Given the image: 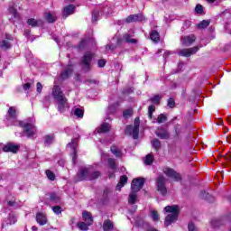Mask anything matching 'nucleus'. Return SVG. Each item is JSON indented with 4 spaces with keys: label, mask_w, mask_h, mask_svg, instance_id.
<instances>
[{
    "label": "nucleus",
    "mask_w": 231,
    "mask_h": 231,
    "mask_svg": "<svg viewBox=\"0 0 231 231\" xmlns=\"http://www.w3.org/2000/svg\"><path fill=\"white\" fill-rule=\"evenodd\" d=\"M165 181H167V179L163 175H159L156 179V187L158 192L162 194V196L167 195V187H165Z\"/></svg>",
    "instance_id": "nucleus-5"
},
{
    "label": "nucleus",
    "mask_w": 231,
    "mask_h": 231,
    "mask_svg": "<svg viewBox=\"0 0 231 231\" xmlns=\"http://www.w3.org/2000/svg\"><path fill=\"white\" fill-rule=\"evenodd\" d=\"M36 91H37V93H42V84H41V82L37 83Z\"/></svg>",
    "instance_id": "nucleus-54"
},
{
    "label": "nucleus",
    "mask_w": 231,
    "mask_h": 231,
    "mask_svg": "<svg viewBox=\"0 0 231 231\" xmlns=\"http://www.w3.org/2000/svg\"><path fill=\"white\" fill-rule=\"evenodd\" d=\"M127 180H128L127 176L125 175L121 176L120 180L116 187V190H122V187H124L125 183H127Z\"/></svg>",
    "instance_id": "nucleus-22"
},
{
    "label": "nucleus",
    "mask_w": 231,
    "mask_h": 231,
    "mask_svg": "<svg viewBox=\"0 0 231 231\" xmlns=\"http://www.w3.org/2000/svg\"><path fill=\"white\" fill-rule=\"evenodd\" d=\"M150 39L153 42H160V33L158 31H152L150 33Z\"/></svg>",
    "instance_id": "nucleus-28"
},
{
    "label": "nucleus",
    "mask_w": 231,
    "mask_h": 231,
    "mask_svg": "<svg viewBox=\"0 0 231 231\" xmlns=\"http://www.w3.org/2000/svg\"><path fill=\"white\" fill-rule=\"evenodd\" d=\"M27 24L29 26H32V28H37V27L42 25V20H37L35 18H29L27 20Z\"/></svg>",
    "instance_id": "nucleus-19"
},
{
    "label": "nucleus",
    "mask_w": 231,
    "mask_h": 231,
    "mask_svg": "<svg viewBox=\"0 0 231 231\" xmlns=\"http://www.w3.org/2000/svg\"><path fill=\"white\" fill-rule=\"evenodd\" d=\"M199 51V47L198 46L189 49H179L178 55H180V57H190L191 55L198 53Z\"/></svg>",
    "instance_id": "nucleus-8"
},
{
    "label": "nucleus",
    "mask_w": 231,
    "mask_h": 231,
    "mask_svg": "<svg viewBox=\"0 0 231 231\" xmlns=\"http://www.w3.org/2000/svg\"><path fill=\"white\" fill-rule=\"evenodd\" d=\"M72 14H75V5H69L64 7L63 9L64 19H66L67 17H69V15H72Z\"/></svg>",
    "instance_id": "nucleus-17"
},
{
    "label": "nucleus",
    "mask_w": 231,
    "mask_h": 231,
    "mask_svg": "<svg viewBox=\"0 0 231 231\" xmlns=\"http://www.w3.org/2000/svg\"><path fill=\"white\" fill-rule=\"evenodd\" d=\"M125 134L129 136H133L134 140H138V135L140 134V130H138L137 134L134 133V126L128 125L125 128Z\"/></svg>",
    "instance_id": "nucleus-15"
},
{
    "label": "nucleus",
    "mask_w": 231,
    "mask_h": 231,
    "mask_svg": "<svg viewBox=\"0 0 231 231\" xmlns=\"http://www.w3.org/2000/svg\"><path fill=\"white\" fill-rule=\"evenodd\" d=\"M200 198L202 199H208V198H210V194L207 193V191H201Z\"/></svg>",
    "instance_id": "nucleus-50"
},
{
    "label": "nucleus",
    "mask_w": 231,
    "mask_h": 231,
    "mask_svg": "<svg viewBox=\"0 0 231 231\" xmlns=\"http://www.w3.org/2000/svg\"><path fill=\"white\" fill-rule=\"evenodd\" d=\"M164 122H167V116L163 114L159 115L157 117V123L164 124Z\"/></svg>",
    "instance_id": "nucleus-44"
},
{
    "label": "nucleus",
    "mask_w": 231,
    "mask_h": 231,
    "mask_svg": "<svg viewBox=\"0 0 231 231\" xmlns=\"http://www.w3.org/2000/svg\"><path fill=\"white\" fill-rule=\"evenodd\" d=\"M51 201H59L60 199L57 196V194L52 193L51 194Z\"/></svg>",
    "instance_id": "nucleus-55"
},
{
    "label": "nucleus",
    "mask_w": 231,
    "mask_h": 231,
    "mask_svg": "<svg viewBox=\"0 0 231 231\" xmlns=\"http://www.w3.org/2000/svg\"><path fill=\"white\" fill-rule=\"evenodd\" d=\"M156 111V106L154 105H152L148 107V116L149 118H152V113Z\"/></svg>",
    "instance_id": "nucleus-45"
},
{
    "label": "nucleus",
    "mask_w": 231,
    "mask_h": 231,
    "mask_svg": "<svg viewBox=\"0 0 231 231\" xmlns=\"http://www.w3.org/2000/svg\"><path fill=\"white\" fill-rule=\"evenodd\" d=\"M115 48L116 47L114 45H106V51H109V50H111V51H113L115 50Z\"/></svg>",
    "instance_id": "nucleus-60"
},
{
    "label": "nucleus",
    "mask_w": 231,
    "mask_h": 231,
    "mask_svg": "<svg viewBox=\"0 0 231 231\" xmlns=\"http://www.w3.org/2000/svg\"><path fill=\"white\" fill-rule=\"evenodd\" d=\"M111 131V125L107 123H103L99 128H97V133H109Z\"/></svg>",
    "instance_id": "nucleus-24"
},
{
    "label": "nucleus",
    "mask_w": 231,
    "mask_h": 231,
    "mask_svg": "<svg viewBox=\"0 0 231 231\" xmlns=\"http://www.w3.org/2000/svg\"><path fill=\"white\" fill-rule=\"evenodd\" d=\"M9 14H11L12 16H14V19H19V13L17 12V9L14 6H9Z\"/></svg>",
    "instance_id": "nucleus-33"
},
{
    "label": "nucleus",
    "mask_w": 231,
    "mask_h": 231,
    "mask_svg": "<svg viewBox=\"0 0 231 231\" xmlns=\"http://www.w3.org/2000/svg\"><path fill=\"white\" fill-rule=\"evenodd\" d=\"M134 134H135V136H136L138 131H140V117H136L134 119Z\"/></svg>",
    "instance_id": "nucleus-36"
},
{
    "label": "nucleus",
    "mask_w": 231,
    "mask_h": 231,
    "mask_svg": "<svg viewBox=\"0 0 231 231\" xmlns=\"http://www.w3.org/2000/svg\"><path fill=\"white\" fill-rule=\"evenodd\" d=\"M221 225H223V220H221L219 218H215V219L211 220V226L214 228H217V226H221Z\"/></svg>",
    "instance_id": "nucleus-35"
},
{
    "label": "nucleus",
    "mask_w": 231,
    "mask_h": 231,
    "mask_svg": "<svg viewBox=\"0 0 231 231\" xmlns=\"http://www.w3.org/2000/svg\"><path fill=\"white\" fill-rule=\"evenodd\" d=\"M82 217L88 225H93V217L91 216V213L88 211H83Z\"/></svg>",
    "instance_id": "nucleus-21"
},
{
    "label": "nucleus",
    "mask_w": 231,
    "mask_h": 231,
    "mask_svg": "<svg viewBox=\"0 0 231 231\" xmlns=\"http://www.w3.org/2000/svg\"><path fill=\"white\" fill-rule=\"evenodd\" d=\"M21 146L19 144H14L13 143H8L3 148L4 152H13L14 154L17 153L19 148Z\"/></svg>",
    "instance_id": "nucleus-12"
},
{
    "label": "nucleus",
    "mask_w": 231,
    "mask_h": 231,
    "mask_svg": "<svg viewBox=\"0 0 231 231\" xmlns=\"http://www.w3.org/2000/svg\"><path fill=\"white\" fill-rule=\"evenodd\" d=\"M7 205H8L9 207H14V205H15V201L10 200V201L7 202Z\"/></svg>",
    "instance_id": "nucleus-63"
},
{
    "label": "nucleus",
    "mask_w": 231,
    "mask_h": 231,
    "mask_svg": "<svg viewBox=\"0 0 231 231\" xmlns=\"http://www.w3.org/2000/svg\"><path fill=\"white\" fill-rule=\"evenodd\" d=\"M196 42V36L194 34H189L180 38V44L182 46H192Z\"/></svg>",
    "instance_id": "nucleus-10"
},
{
    "label": "nucleus",
    "mask_w": 231,
    "mask_h": 231,
    "mask_svg": "<svg viewBox=\"0 0 231 231\" xmlns=\"http://www.w3.org/2000/svg\"><path fill=\"white\" fill-rule=\"evenodd\" d=\"M160 100H162V97L156 95L149 99L150 102L153 103L155 106L160 104Z\"/></svg>",
    "instance_id": "nucleus-38"
},
{
    "label": "nucleus",
    "mask_w": 231,
    "mask_h": 231,
    "mask_svg": "<svg viewBox=\"0 0 231 231\" xmlns=\"http://www.w3.org/2000/svg\"><path fill=\"white\" fill-rule=\"evenodd\" d=\"M6 41H14V37H12V34H5Z\"/></svg>",
    "instance_id": "nucleus-62"
},
{
    "label": "nucleus",
    "mask_w": 231,
    "mask_h": 231,
    "mask_svg": "<svg viewBox=\"0 0 231 231\" xmlns=\"http://www.w3.org/2000/svg\"><path fill=\"white\" fill-rule=\"evenodd\" d=\"M145 183V179L139 178V179H134L131 185V189L134 192H140L142 189L143 188V185Z\"/></svg>",
    "instance_id": "nucleus-9"
},
{
    "label": "nucleus",
    "mask_w": 231,
    "mask_h": 231,
    "mask_svg": "<svg viewBox=\"0 0 231 231\" xmlns=\"http://www.w3.org/2000/svg\"><path fill=\"white\" fill-rule=\"evenodd\" d=\"M77 226L79 228V230L88 231L89 230V226H91V225H88V222H79Z\"/></svg>",
    "instance_id": "nucleus-31"
},
{
    "label": "nucleus",
    "mask_w": 231,
    "mask_h": 231,
    "mask_svg": "<svg viewBox=\"0 0 231 231\" xmlns=\"http://www.w3.org/2000/svg\"><path fill=\"white\" fill-rule=\"evenodd\" d=\"M226 162H231V154L226 157Z\"/></svg>",
    "instance_id": "nucleus-64"
},
{
    "label": "nucleus",
    "mask_w": 231,
    "mask_h": 231,
    "mask_svg": "<svg viewBox=\"0 0 231 231\" xmlns=\"http://www.w3.org/2000/svg\"><path fill=\"white\" fill-rule=\"evenodd\" d=\"M91 59H93V54L91 52H86L81 59V68L85 71H89L91 69Z\"/></svg>",
    "instance_id": "nucleus-6"
},
{
    "label": "nucleus",
    "mask_w": 231,
    "mask_h": 231,
    "mask_svg": "<svg viewBox=\"0 0 231 231\" xmlns=\"http://www.w3.org/2000/svg\"><path fill=\"white\" fill-rule=\"evenodd\" d=\"M52 210L54 214H60L62 212V208H60V206H55L52 208Z\"/></svg>",
    "instance_id": "nucleus-51"
},
{
    "label": "nucleus",
    "mask_w": 231,
    "mask_h": 231,
    "mask_svg": "<svg viewBox=\"0 0 231 231\" xmlns=\"http://www.w3.org/2000/svg\"><path fill=\"white\" fill-rule=\"evenodd\" d=\"M152 145L155 151H160V149H162V143L158 139H153L152 141Z\"/></svg>",
    "instance_id": "nucleus-32"
},
{
    "label": "nucleus",
    "mask_w": 231,
    "mask_h": 231,
    "mask_svg": "<svg viewBox=\"0 0 231 231\" xmlns=\"http://www.w3.org/2000/svg\"><path fill=\"white\" fill-rule=\"evenodd\" d=\"M79 145V139L75 138L71 140V143L68 144V147L71 149L73 154H72V162L75 163L77 162V147Z\"/></svg>",
    "instance_id": "nucleus-11"
},
{
    "label": "nucleus",
    "mask_w": 231,
    "mask_h": 231,
    "mask_svg": "<svg viewBox=\"0 0 231 231\" xmlns=\"http://www.w3.org/2000/svg\"><path fill=\"white\" fill-rule=\"evenodd\" d=\"M101 158H102V160H107V158H108L107 153L102 152H101Z\"/></svg>",
    "instance_id": "nucleus-61"
},
{
    "label": "nucleus",
    "mask_w": 231,
    "mask_h": 231,
    "mask_svg": "<svg viewBox=\"0 0 231 231\" xmlns=\"http://www.w3.org/2000/svg\"><path fill=\"white\" fill-rule=\"evenodd\" d=\"M45 174H46L48 180H51V181H55V173H53L51 171L47 170L45 171Z\"/></svg>",
    "instance_id": "nucleus-42"
},
{
    "label": "nucleus",
    "mask_w": 231,
    "mask_h": 231,
    "mask_svg": "<svg viewBox=\"0 0 231 231\" xmlns=\"http://www.w3.org/2000/svg\"><path fill=\"white\" fill-rule=\"evenodd\" d=\"M3 50H8L11 47L10 42L8 40H3L0 43Z\"/></svg>",
    "instance_id": "nucleus-39"
},
{
    "label": "nucleus",
    "mask_w": 231,
    "mask_h": 231,
    "mask_svg": "<svg viewBox=\"0 0 231 231\" xmlns=\"http://www.w3.org/2000/svg\"><path fill=\"white\" fill-rule=\"evenodd\" d=\"M174 106H176V103L174 102V99L170 98V99L168 100V107L172 108V107H174Z\"/></svg>",
    "instance_id": "nucleus-53"
},
{
    "label": "nucleus",
    "mask_w": 231,
    "mask_h": 231,
    "mask_svg": "<svg viewBox=\"0 0 231 231\" xmlns=\"http://www.w3.org/2000/svg\"><path fill=\"white\" fill-rule=\"evenodd\" d=\"M195 12L197 14H203V5H197L196 7H195Z\"/></svg>",
    "instance_id": "nucleus-49"
},
{
    "label": "nucleus",
    "mask_w": 231,
    "mask_h": 231,
    "mask_svg": "<svg viewBox=\"0 0 231 231\" xmlns=\"http://www.w3.org/2000/svg\"><path fill=\"white\" fill-rule=\"evenodd\" d=\"M45 19L49 23H55V21H57V15L51 13H45Z\"/></svg>",
    "instance_id": "nucleus-30"
},
{
    "label": "nucleus",
    "mask_w": 231,
    "mask_h": 231,
    "mask_svg": "<svg viewBox=\"0 0 231 231\" xmlns=\"http://www.w3.org/2000/svg\"><path fill=\"white\" fill-rule=\"evenodd\" d=\"M134 36V32L130 31L129 32H126L123 35V41L125 42H127L128 44H136L138 42V40L133 38Z\"/></svg>",
    "instance_id": "nucleus-14"
},
{
    "label": "nucleus",
    "mask_w": 231,
    "mask_h": 231,
    "mask_svg": "<svg viewBox=\"0 0 231 231\" xmlns=\"http://www.w3.org/2000/svg\"><path fill=\"white\" fill-rule=\"evenodd\" d=\"M36 221L42 226H43V225H46V223H48V218L46 217V215L44 213H37Z\"/></svg>",
    "instance_id": "nucleus-18"
},
{
    "label": "nucleus",
    "mask_w": 231,
    "mask_h": 231,
    "mask_svg": "<svg viewBox=\"0 0 231 231\" xmlns=\"http://www.w3.org/2000/svg\"><path fill=\"white\" fill-rule=\"evenodd\" d=\"M8 118L13 121V125H18L23 128V134L27 138H33L37 133V128L32 123L17 120V110L15 106H10L8 109Z\"/></svg>",
    "instance_id": "nucleus-1"
},
{
    "label": "nucleus",
    "mask_w": 231,
    "mask_h": 231,
    "mask_svg": "<svg viewBox=\"0 0 231 231\" xmlns=\"http://www.w3.org/2000/svg\"><path fill=\"white\" fill-rule=\"evenodd\" d=\"M133 116V109H126L123 112L124 118H129V116Z\"/></svg>",
    "instance_id": "nucleus-47"
},
{
    "label": "nucleus",
    "mask_w": 231,
    "mask_h": 231,
    "mask_svg": "<svg viewBox=\"0 0 231 231\" xmlns=\"http://www.w3.org/2000/svg\"><path fill=\"white\" fill-rule=\"evenodd\" d=\"M52 97L57 103V109L60 113H64L68 109V97L60 89V87L54 85L52 88Z\"/></svg>",
    "instance_id": "nucleus-2"
},
{
    "label": "nucleus",
    "mask_w": 231,
    "mask_h": 231,
    "mask_svg": "<svg viewBox=\"0 0 231 231\" xmlns=\"http://www.w3.org/2000/svg\"><path fill=\"white\" fill-rule=\"evenodd\" d=\"M73 73V66L71 65H69L66 69L61 72V79L63 80H66V79H69V75Z\"/></svg>",
    "instance_id": "nucleus-20"
},
{
    "label": "nucleus",
    "mask_w": 231,
    "mask_h": 231,
    "mask_svg": "<svg viewBox=\"0 0 231 231\" xmlns=\"http://www.w3.org/2000/svg\"><path fill=\"white\" fill-rule=\"evenodd\" d=\"M163 173L168 177L173 180L174 181H181V175L174 169L166 167L163 169Z\"/></svg>",
    "instance_id": "nucleus-7"
},
{
    "label": "nucleus",
    "mask_w": 231,
    "mask_h": 231,
    "mask_svg": "<svg viewBox=\"0 0 231 231\" xmlns=\"http://www.w3.org/2000/svg\"><path fill=\"white\" fill-rule=\"evenodd\" d=\"M115 111H116L115 106H108L107 113L113 114L115 113Z\"/></svg>",
    "instance_id": "nucleus-57"
},
{
    "label": "nucleus",
    "mask_w": 231,
    "mask_h": 231,
    "mask_svg": "<svg viewBox=\"0 0 231 231\" xmlns=\"http://www.w3.org/2000/svg\"><path fill=\"white\" fill-rule=\"evenodd\" d=\"M30 88H32V84L31 83H25L23 85L24 91H28V89H30Z\"/></svg>",
    "instance_id": "nucleus-58"
},
{
    "label": "nucleus",
    "mask_w": 231,
    "mask_h": 231,
    "mask_svg": "<svg viewBox=\"0 0 231 231\" xmlns=\"http://www.w3.org/2000/svg\"><path fill=\"white\" fill-rule=\"evenodd\" d=\"M53 142H55V135L49 134L44 137V144L45 145H47V146L51 145V143H53Z\"/></svg>",
    "instance_id": "nucleus-29"
},
{
    "label": "nucleus",
    "mask_w": 231,
    "mask_h": 231,
    "mask_svg": "<svg viewBox=\"0 0 231 231\" xmlns=\"http://www.w3.org/2000/svg\"><path fill=\"white\" fill-rule=\"evenodd\" d=\"M152 162H154V157L152 154L146 155L144 160L145 165H152Z\"/></svg>",
    "instance_id": "nucleus-40"
},
{
    "label": "nucleus",
    "mask_w": 231,
    "mask_h": 231,
    "mask_svg": "<svg viewBox=\"0 0 231 231\" xmlns=\"http://www.w3.org/2000/svg\"><path fill=\"white\" fill-rule=\"evenodd\" d=\"M84 46H86V40H83L79 42V49L82 50V48H84Z\"/></svg>",
    "instance_id": "nucleus-59"
},
{
    "label": "nucleus",
    "mask_w": 231,
    "mask_h": 231,
    "mask_svg": "<svg viewBox=\"0 0 231 231\" xmlns=\"http://www.w3.org/2000/svg\"><path fill=\"white\" fill-rule=\"evenodd\" d=\"M155 134L158 136V138H161V140H169V138H171L169 131L163 127L158 128Z\"/></svg>",
    "instance_id": "nucleus-13"
},
{
    "label": "nucleus",
    "mask_w": 231,
    "mask_h": 231,
    "mask_svg": "<svg viewBox=\"0 0 231 231\" xmlns=\"http://www.w3.org/2000/svg\"><path fill=\"white\" fill-rule=\"evenodd\" d=\"M98 68H104L106 66V60H99L97 62Z\"/></svg>",
    "instance_id": "nucleus-56"
},
{
    "label": "nucleus",
    "mask_w": 231,
    "mask_h": 231,
    "mask_svg": "<svg viewBox=\"0 0 231 231\" xmlns=\"http://www.w3.org/2000/svg\"><path fill=\"white\" fill-rule=\"evenodd\" d=\"M113 228H115V225L113 224V222L109 219L105 220L103 223V230L104 231H109V230H113Z\"/></svg>",
    "instance_id": "nucleus-23"
},
{
    "label": "nucleus",
    "mask_w": 231,
    "mask_h": 231,
    "mask_svg": "<svg viewBox=\"0 0 231 231\" xmlns=\"http://www.w3.org/2000/svg\"><path fill=\"white\" fill-rule=\"evenodd\" d=\"M150 217L152 221H158L160 219V214H158V211L152 209L150 211Z\"/></svg>",
    "instance_id": "nucleus-34"
},
{
    "label": "nucleus",
    "mask_w": 231,
    "mask_h": 231,
    "mask_svg": "<svg viewBox=\"0 0 231 231\" xmlns=\"http://www.w3.org/2000/svg\"><path fill=\"white\" fill-rule=\"evenodd\" d=\"M138 191L132 190L129 194L128 202L130 205H134L136 203V199L138 198V195L136 194Z\"/></svg>",
    "instance_id": "nucleus-26"
},
{
    "label": "nucleus",
    "mask_w": 231,
    "mask_h": 231,
    "mask_svg": "<svg viewBox=\"0 0 231 231\" xmlns=\"http://www.w3.org/2000/svg\"><path fill=\"white\" fill-rule=\"evenodd\" d=\"M74 115L78 116V118H82L84 116V110L81 108L74 109Z\"/></svg>",
    "instance_id": "nucleus-43"
},
{
    "label": "nucleus",
    "mask_w": 231,
    "mask_h": 231,
    "mask_svg": "<svg viewBox=\"0 0 231 231\" xmlns=\"http://www.w3.org/2000/svg\"><path fill=\"white\" fill-rule=\"evenodd\" d=\"M99 16H100V13L98 11H94L92 13V23H97V21H98Z\"/></svg>",
    "instance_id": "nucleus-46"
},
{
    "label": "nucleus",
    "mask_w": 231,
    "mask_h": 231,
    "mask_svg": "<svg viewBox=\"0 0 231 231\" xmlns=\"http://www.w3.org/2000/svg\"><path fill=\"white\" fill-rule=\"evenodd\" d=\"M108 164L113 171L116 169V162L115 161V159H108Z\"/></svg>",
    "instance_id": "nucleus-48"
},
{
    "label": "nucleus",
    "mask_w": 231,
    "mask_h": 231,
    "mask_svg": "<svg viewBox=\"0 0 231 231\" xmlns=\"http://www.w3.org/2000/svg\"><path fill=\"white\" fill-rule=\"evenodd\" d=\"M99 176L100 171L95 170L93 166H83L77 174L78 181H84V180L91 181L97 180Z\"/></svg>",
    "instance_id": "nucleus-3"
},
{
    "label": "nucleus",
    "mask_w": 231,
    "mask_h": 231,
    "mask_svg": "<svg viewBox=\"0 0 231 231\" xmlns=\"http://www.w3.org/2000/svg\"><path fill=\"white\" fill-rule=\"evenodd\" d=\"M210 24V21L208 20H203L202 22H200L198 26L199 28H200L201 30L208 28V26H209Z\"/></svg>",
    "instance_id": "nucleus-37"
},
{
    "label": "nucleus",
    "mask_w": 231,
    "mask_h": 231,
    "mask_svg": "<svg viewBox=\"0 0 231 231\" xmlns=\"http://www.w3.org/2000/svg\"><path fill=\"white\" fill-rule=\"evenodd\" d=\"M111 194H113V190H111V189L109 188L105 189L103 191L104 199H107L109 196H111Z\"/></svg>",
    "instance_id": "nucleus-41"
},
{
    "label": "nucleus",
    "mask_w": 231,
    "mask_h": 231,
    "mask_svg": "<svg viewBox=\"0 0 231 231\" xmlns=\"http://www.w3.org/2000/svg\"><path fill=\"white\" fill-rule=\"evenodd\" d=\"M110 151L116 156V158H122V156H124L122 150L115 145L111 147Z\"/></svg>",
    "instance_id": "nucleus-25"
},
{
    "label": "nucleus",
    "mask_w": 231,
    "mask_h": 231,
    "mask_svg": "<svg viewBox=\"0 0 231 231\" xmlns=\"http://www.w3.org/2000/svg\"><path fill=\"white\" fill-rule=\"evenodd\" d=\"M188 230L189 231H198V227L194 225V223H189L188 225Z\"/></svg>",
    "instance_id": "nucleus-52"
},
{
    "label": "nucleus",
    "mask_w": 231,
    "mask_h": 231,
    "mask_svg": "<svg viewBox=\"0 0 231 231\" xmlns=\"http://www.w3.org/2000/svg\"><path fill=\"white\" fill-rule=\"evenodd\" d=\"M164 211L169 215L166 217L164 225L165 226H171L172 223L178 220V216L180 215V207L176 205L166 206Z\"/></svg>",
    "instance_id": "nucleus-4"
},
{
    "label": "nucleus",
    "mask_w": 231,
    "mask_h": 231,
    "mask_svg": "<svg viewBox=\"0 0 231 231\" xmlns=\"http://www.w3.org/2000/svg\"><path fill=\"white\" fill-rule=\"evenodd\" d=\"M5 225H15L17 223V217L14 214H9L8 217L5 220Z\"/></svg>",
    "instance_id": "nucleus-27"
},
{
    "label": "nucleus",
    "mask_w": 231,
    "mask_h": 231,
    "mask_svg": "<svg viewBox=\"0 0 231 231\" xmlns=\"http://www.w3.org/2000/svg\"><path fill=\"white\" fill-rule=\"evenodd\" d=\"M145 17H143V14H131L129 15L125 21L126 23H134L136 21H143Z\"/></svg>",
    "instance_id": "nucleus-16"
}]
</instances>
